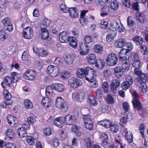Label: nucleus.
Listing matches in <instances>:
<instances>
[{
	"label": "nucleus",
	"instance_id": "1",
	"mask_svg": "<svg viewBox=\"0 0 148 148\" xmlns=\"http://www.w3.org/2000/svg\"><path fill=\"white\" fill-rule=\"evenodd\" d=\"M134 74L138 77L137 79L138 82L141 84L140 88L141 91L143 92H145L148 90V88L147 85L148 82V75L146 73H142L141 71L140 68H135L134 70Z\"/></svg>",
	"mask_w": 148,
	"mask_h": 148
},
{
	"label": "nucleus",
	"instance_id": "2",
	"mask_svg": "<svg viewBox=\"0 0 148 148\" xmlns=\"http://www.w3.org/2000/svg\"><path fill=\"white\" fill-rule=\"evenodd\" d=\"M19 74L15 72L11 73L10 76H6L4 78L3 81L2 82L1 85L3 88L5 89L7 86L11 87L12 83H15L20 79Z\"/></svg>",
	"mask_w": 148,
	"mask_h": 148
},
{
	"label": "nucleus",
	"instance_id": "3",
	"mask_svg": "<svg viewBox=\"0 0 148 148\" xmlns=\"http://www.w3.org/2000/svg\"><path fill=\"white\" fill-rule=\"evenodd\" d=\"M56 106L64 112H67L69 109V104L61 97H58L56 100Z\"/></svg>",
	"mask_w": 148,
	"mask_h": 148
},
{
	"label": "nucleus",
	"instance_id": "4",
	"mask_svg": "<svg viewBox=\"0 0 148 148\" xmlns=\"http://www.w3.org/2000/svg\"><path fill=\"white\" fill-rule=\"evenodd\" d=\"M46 73L49 76L55 77L59 75L60 71L57 66L50 65L47 67Z\"/></svg>",
	"mask_w": 148,
	"mask_h": 148
},
{
	"label": "nucleus",
	"instance_id": "5",
	"mask_svg": "<svg viewBox=\"0 0 148 148\" xmlns=\"http://www.w3.org/2000/svg\"><path fill=\"white\" fill-rule=\"evenodd\" d=\"M118 62L117 56L113 53H111L106 59V62L108 66H112L115 65Z\"/></svg>",
	"mask_w": 148,
	"mask_h": 148
},
{
	"label": "nucleus",
	"instance_id": "6",
	"mask_svg": "<svg viewBox=\"0 0 148 148\" xmlns=\"http://www.w3.org/2000/svg\"><path fill=\"white\" fill-rule=\"evenodd\" d=\"M83 119L85 128L91 130L93 127V123L91 118H90L89 115H83Z\"/></svg>",
	"mask_w": 148,
	"mask_h": 148
},
{
	"label": "nucleus",
	"instance_id": "7",
	"mask_svg": "<svg viewBox=\"0 0 148 148\" xmlns=\"http://www.w3.org/2000/svg\"><path fill=\"white\" fill-rule=\"evenodd\" d=\"M23 76L26 79L34 81L36 78V73L34 70L28 69L25 72Z\"/></svg>",
	"mask_w": 148,
	"mask_h": 148
},
{
	"label": "nucleus",
	"instance_id": "8",
	"mask_svg": "<svg viewBox=\"0 0 148 148\" xmlns=\"http://www.w3.org/2000/svg\"><path fill=\"white\" fill-rule=\"evenodd\" d=\"M89 69L88 72V74L86 75L85 79L89 82L92 83L95 80L96 72L93 69L90 67Z\"/></svg>",
	"mask_w": 148,
	"mask_h": 148
},
{
	"label": "nucleus",
	"instance_id": "9",
	"mask_svg": "<svg viewBox=\"0 0 148 148\" xmlns=\"http://www.w3.org/2000/svg\"><path fill=\"white\" fill-rule=\"evenodd\" d=\"M89 67L87 66L86 67H82L79 68L77 69L76 74L77 76L79 78L82 79L86 77L88 74V72L89 70Z\"/></svg>",
	"mask_w": 148,
	"mask_h": 148
},
{
	"label": "nucleus",
	"instance_id": "10",
	"mask_svg": "<svg viewBox=\"0 0 148 148\" xmlns=\"http://www.w3.org/2000/svg\"><path fill=\"white\" fill-rule=\"evenodd\" d=\"M33 29L30 27H27L23 31V37L26 39H31L33 36Z\"/></svg>",
	"mask_w": 148,
	"mask_h": 148
},
{
	"label": "nucleus",
	"instance_id": "11",
	"mask_svg": "<svg viewBox=\"0 0 148 148\" xmlns=\"http://www.w3.org/2000/svg\"><path fill=\"white\" fill-rule=\"evenodd\" d=\"M80 82V80L79 79L72 77L69 79V84L71 87L74 88H77L81 85Z\"/></svg>",
	"mask_w": 148,
	"mask_h": 148
},
{
	"label": "nucleus",
	"instance_id": "12",
	"mask_svg": "<svg viewBox=\"0 0 148 148\" xmlns=\"http://www.w3.org/2000/svg\"><path fill=\"white\" fill-rule=\"evenodd\" d=\"M2 22L5 30L10 32H11L13 30V25L10 21V18H5L3 20Z\"/></svg>",
	"mask_w": 148,
	"mask_h": 148
},
{
	"label": "nucleus",
	"instance_id": "13",
	"mask_svg": "<svg viewBox=\"0 0 148 148\" xmlns=\"http://www.w3.org/2000/svg\"><path fill=\"white\" fill-rule=\"evenodd\" d=\"M70 37L69 36V33L67 31H64L60 34L59 36V40L61 42H67Z\"/></svg>",
	"mask_w": 148,
	"mask_h": 148
},
{
	"label": "nucleus",
	"instance_id": "14",
	"mask_svg": "<svg viewBox=\"0 0 148 148\" xmlns=\"http://www.w3.org/2000/svg\"><path fill=\"white\" fill-rule=\"evenodd\" d=\"M64 119L66 124L69 125H73L76 121L75 116L70 114L66 115Z\"/></svg>",
	"mask_w": 148,
	"mask_h": 148
},
{
	"label": "nucleus",
	"instance_id": "15",
	"mask_svg": "<svg viewBox=\"0 0 148 148\" xmlns=\"http://www.w3.org/2000/svg\"><path fill=\"white\" fill-rule=\"evenodd\" d=\"M89 49L88 45L84 43L79 44L78 50L81 55L84 56L87 54L88 52Z\"/></svg>",
	"mask_w": 148,
	"mask_h": 148
},
{
	"label": "nucleus",
	"instance_id": "16",
	"mask_svg": "<svg viewBox=\"0 0 148 148\" xmlns=\"http://www.w3.org/2000/svg\"><path fill=\"white\" fill-rule=\"evenodd\" d=\"M135 15L138 22L143 24L146 21V15L143 13L138 11L136 13Z\"/></svg>",
	"mask_w": 148,
	"mask_h": 148
},
{
	"label": "nucleus",
	"instance_id": "17",
	"mask_svg": "<svg viewBox=\"0 0 148 148\" xmlns=\"http://www.w3.org/2000/svg\"><path fill=\"white\" fill-rule=\"evenodd\" d=\"M120 83L116 80L112 81L110 85L111 91L113 94H115L117 91V88L120 86Z\"/></svg>",
	"mask_w": 148,
	"mask_h": 148
},
{
	"label": "nucleus",
	"instance_id": "18",
	"mask_svg": "<svg viewBox=\"0 0 148 148\" xmlns=\"http://www.w3.org/2000/svg\"><path fill=\"white\" fill-rule=\"evenodd\" d=\"M99 138L102 141L101 145L103 147L105 145H106L110 142L109 140L108 134L105 133H103L100 134Z\"/></svg>",
	"mask_w": 148,
	"mask_h": 148
},
{
	"label": "nucleus",
	"instance_id": "19",
	"mask_svg": "<svg viewBox=\"0 0 148 148\" xmlns=\"http://www.w3.org/2000/svg\"><path fill=\"white\" fill-rule=\"evenodd\" d=\"M126 40L123 38H120L116 40L114 42V45L116 48H121L126 45Z\"/></svg>",
	"mask_w": 148,
	"mask_h": 148
},
{
	"label": "nucleus",
	"instance_id": "20",
	"mask_svg": "<svg viewBox=\"0 0 148 148\" xmlns=\"http://www.w3.org/2000/svg\"><path fill=\"white\" fill-rule=\"evenodd\" d=\"M40 27L41 31V38L45 40L48 39L49 36V31L45 27H43L42 25H40Z\"/></svg>",
	"mask_w": 148,
	"mask_h": 148
},
{
	"label": "nucleus",
	"instance_id": "21",
	"mask_svg": "<svg viewBox=\"0 0 148 148\" xmlns=\"http://www.w3.org/2000/svg\"><path fill=\"white\" fill-rule=\"evenodd\" d=\"M68 12L69 13V16L72 18H77L79 15L77 9L76 7L69 8Z\"/></svg>",
	"mask_w": 148,
	"mask_h": 148
},
{
	"label": "nucleus",
	"instance_id": "22",
	"mask_svg": "<svg viewBox=\"0 0 148 148\" xmlns=\"http://www.w3.org/2000/svg\"><path fill=\"white\" fill-rule=\"evenodd\" d=\"M134 109L140 111L142 109L143 106L139 99L132 100V101Z\"/></svg>",
	"mask_w": 148,
	"mask_h": 148
},
{
	"label": "nucleus",
	"instance_id": "23",
	"mask_svg": "<svg viewBox=\"0 0 148 148\" xmlns=\"http://www.w3.org/2000/svg\"><path fill=\"white\" fill-rule=\"evenodd\" d=\"M88 102L91 106H95L97 105V101L96 98L92 94H89L87 97Z\"/></svg>",
	"mask_w": 148,
	"mask_h": 148
},
{
	"label": "nucleus",
	"instance_id": "24",
	"mask_svg": "<svg viewBox=\"0 0 148 148\" xmlns=\"http://www.w3.org/2000/svg\"><path fill=\"white\" fill-rule=\"evenodd\" d=\"M128 53L125 50V49H122L120 52L119 57L120 61L124 62L125 60H128L129 57L127 58V54Z\"/></svg>",
	"mask_w": 148,
	"mask_h": 148
},
{
	"label": "nucleus",
	"instance_id": "25",
	"mask_svg": "<svg viewBox=\"0 0 148 148\" xmlns=\"http://www.w3.org/2000/svg\"><path fill=\"white\" fill-rule=\"evenodd\" d=\"M87 61L91 64H96L97 62L96 55L94 54H89L87 57Z\"/></svg>",
	"mask_w": 148,
	"mask_h": 148
},
{
	"label": "nucleus",
	"instance_id": "26",
	"mask_svg": "<svg viewBox=\"0 0 148 148\" xmlns=\"http://www.w3.org/2000/svg\"><path fill=\"white\" fill-rule=\"evenodd\" d=\"M123 133L125 134V138L126 140L129 143H131L133 141V135L131 132L130 131L128 132L127 129L125 128Z\"/></svg>",
	"mask_w": 148,
	"mask_h": 148
},
{
	"label": "nucleus",
	"instance_id": "27",
	"mask_svg": "<svg viewBox=\"0 0 148 148\" xmlns=\"http://www.w3.org/2000/svg\"><path fill=\"white\" fill-rule=\"evenodd\" d=\"M132 40L136 45L139 46L143 45V40L141 36H136L132 38Z\"/></svg>",
	"mask_w": 148,
	"mask_h": 148
},
{
	"label": "nucleus",
	"instance_id": "28",
	"mask_svg": "<svg viewBox=\"0 0 148 148\" xmlns=\"http://www.w3.org/2000/svg\"><path fill=\"white\" fill-rule=\"evenodd\" d=\"M64 122V118L60 117H57L55 119L54 124L57 127L61 128L63 126Z\"/></svg>",
	"mask_w": 148,
	"mask_h": 148
},
{
	"label": "nucleus",
	"instance_id": "29",
	"mask_svg": "<svg viewBox=\"0 0 148 148\" xmlns=\"http://www.w3.org/2000/svg\"><path fill=\"white\" fill-rule=\"evenodd\" d=\"M84 146L86 148H101L97 144L92 145L91 140L88 138L85 140Z\"/></svg>",
	"mask_w": 148,
	"mask_h": 148
},
{
	"label": "nucleus",
	"instance_id": "30",
	"mask_svg": "<svg viewBox=\"0 0 148 148\" xmlns=\"http://www.w3.org/2000/svg\"><path fill=\"white\" fill-rule=\"evenodd\" d=\"M73 48H76L77 47V41L76 38L74 37L71 36L67 41Z\"/></svg>",
	"mask_w": 148,
	"mask_h": 148
},
{
	"label": "nucleus",
	"instance_id": "31",
	"mask_svg": "<svg viewBox=\"0 0 148 148\" xmlns=\"http://www.w3.org/2000/svg\"><path fill=\"white\" fill-rule=\"evenodd\" d=\"M41 102L42 105L46 107L49 108L51 106V99L48 97L43 98Z\"/></svg>",
	"mask_w": 148,
	"mask_h": 148
},
{
	"label": "nucleus",
	"instance_id": "32",
	"mask_svg": "<svg viewBox=\"0 0 148 148\" xmlns=\"http://www.w3.org/2000/svg\"><path fill=\"white\" fill-rule=\"evenodd\" d=\"M5 134L10 139H13L15 137L14 130L11 129H8L5 132Z\"/></svg>",
	"mask_w": 148,
	"mask_h": 148
},
{
	"label": "nucleus",
	"instance_id": "33",
	"mask_svg": "<svg viewBox=\"0 0 148 148\" xmlns=\"http://www.w3.org/2000/svg\"><path fill=\"white\" fill-rule=\"evenodd\" d=\"M93 49L95 53L98 54H101L103 52V47L101 44H96L94 46Z\"/></svg>",
	"mask_w": 148,
	"mask_h": 148
},
{
	"label": "nucleus",
	"instance_id": "34",
	"mask_svg": "<svg viewBox=\"0 0 148 148\" xmlns=\"http://www.w3.org/2000/svg\"><path fill=\"white\" fill-rule=\"evenodd\" d=\"M110 130L113 133H116L119 131V126L116 123L112 122H110L108 124Z\"/></svg>",
	"mask_w": 148,
	"mask_h": 148
},
{
	"label": "nucleus",
	"instance_id": "35",
	"mask_svg": "<svg viewBox=\"0 0 148 148\" xmlns=\"http://www.w3.org/2000/svg\"><path fill=\"white\" fill-rule=\"evenodd\" d=\"M53 87L54 90L59 92H61L64 90V86L61 84L55 83L53 84Z\"/></svg>",
	"mask_w": 148,
	"mask_h": 148
},
{
	"label": "nucleus",
	"instance_id": "36",
	"mask_svg": "<svg viewBox=\"0 0 148 148\" xmlns=\"http://www.w3.org/2000/svg\"><path fill=\"white\" fill-rule=\"evenodd\" d=\"M101 6L102 7L101 10L102 12L100 14L101 16L104 17L110 13V8L109 7L106 5Z\"/></svg>",
	"mask_w": 148,
	"mask_h": 148
},
{
	"label": "nucleus",
	"instance_id": "37",
	"mask_svg": "<svg viewBox=\"0 0 148 148\" xmlns=\"http://www.w3.org/2000/svg\"><path fill=\"white\" fill-rule=\"evenodd\" d=\"M123 69H121L120 67L117 66L115 67L114 70V73L115 75L117 78L121 77L123 75V71H124Z\"/></svg>",
	"mask_w": 148,
	"mask_h": 148
},
{
	"label": "nucleus",
	"instance_id": "38",
	"mask_svg": "<svg viewBox=\"0 0 148 148\" xmlns=\"http://www.w3.org/2000/svg\"><path fill=\"white\" fill-rule=\"evenodd\" d=\"M122 64V68L124 71L127 72L130 70V64L129 63V60H128L124 61Z\"/></svg>",
	"mask_w": 148,
	"mask_h": 148
},
{
	"label": "nucleus",
	"instance_id": "39",
	"mask_svg": "<svg viewBox=\"0 0 148 148\" xmlns=\"http://www.w3.org/2000/svg\"><path fill=\"white\" fill-rule=\"evenodd\" d=\"M110 5L111 8L114 10H116L119 7V2L116 0L111 1L110 2Z\"/></svg>",
	"mask_w": 148,
	"mask_h": 148
},
{
	"label": "nucleus",
	"instance_id": "40",
	"mask_svg": "<svg viewBox=\"0 0 148 148\" xmlns=\"http://www.w3.org/2000/svg\"><path fill=\"white\" fill-rule=\"evenodd\" d=\"M99 63L97 62L96 63L95 66V67L99 69H102L104 67L105 63L104 60L102 59H98Z\"/></svg>",
	"mask_w": 148,
	"mask_h": 148
},
{
	"label": "nucleus",
	"instance_id": "41",
	"mask_svg": "<svg viewBox=\"0 0 148 148\" xmlns=\"http://www.w3.org/2000/svg\"><path fill=\"white\" fill-rule=\"evenodd\" d=\"M18 133L19 136L21 138H23L27 136L26 130L24 129V128H19L18 130Z\"/></svg>",
	"mask_w": 148,
	"mask_h": 148
},
{
	"label": "nucleus",
	"instance_id": "42",
	"mask_svg": "<svg viewBox=\"0 0 148 148\" xmlns=\"http://www.w3.org/2000/svg\"><path fill=\"white\" fill-rule=\"evenodd\" d=\"M24 104L25 107L27 109H32L33 108V103L29 99H25L24 102Z\"/></svg>",
	"mask_w": 148,
	"mask_h": 148
},
{
	"label": "nucleus",
	"instance_id": "43",
	"mask_svg": "<svg viewBox=\"0 0 148 148\" xmlns=\"http://www.w3.org/2000/svg\"><path fill=\"white\" fill-rule=\"evenodd\" d=\"M116 34L114 33L110 32V33L107 35L106 36L107 41L108 42L112 41L116 37Z\"/></svg>",
	"mask_w": 148,
	"mask_h": 148
},
{
	"label": "nucleus",
	"instance_id": "44",
	"mask_svg": "<svg viewBox=\"0 0 148 148\" xmlns=\"http://www.w3.org/2000/svg\"><path fill=\"white\" fill-rule=\"evenodd\" d=\"M109 0H95L96 4L98 6H103L106 5Z\"/></svg>",
	"mask_w": 148,
	"mask_h": 148
},
{
	"label": "nucleus",
	"instance_id": "45",
	"mask_svg": "<svg viewBox=\"0 0 148 148\" xmlns=\"http://www.w3.org/2000/svg\"><path fill=\"white\" fill-rule=\"evenodd\" d=\"M106 99L108 103L109 104H112L115 102L114 99L112 95L110 94H108L106 97Z\"/></svg>",
	"mask_w": 148,
	"mask_h": 148
},
{
	"label": "nucleus",
	"instance_id": "46",
	"mask_svg": "<svg viewBox=\"0 0 148 148\" xmlns=\"http://www.w3.org/2000/svg\"><path fill=\"white\" fill-rule=\"evenodd\" d=\"M141 50V52L144 55H145L148 53V48L145 45H143L140 47Z\"/></svg>",
	"mask_w": 148,
	"mask_h": 148
},
{
	"label": "nucleus",
	"instance_id": "47",
	"mask_svg": "<svg viewBox=\"0 0 148 148\" xmlns=\"http://www.w3.org/2000/svg\"><path fill=\"white\" fill-rule=\"evenodd\" d=\"M26 141L30 145H34L35 144L34 139L31 136H27Z\"/></svg>",
	"mask_w": 148,
	"mask_h": 148
},
{
	"label": "nucleus",
	"instance_id": "48",
	"mask_svg": "<svg viewBox=\"0 0 148 148\" xmlns=\"http://www.w3.org/2000/svg\"><path fill=\"white\" fill-rule=\"evenodd\" d=\"M79 21L82 25H84L90 22V18L88 16H86L83 19L80 18Z\"/></svg>",
	"mask_w": 148,
	"mask_h": 148
},
{
	"label": "nucleus",
	"instance_id": "49",
	"mask_svg": "<svg viewBox=\"0 0 148 148\" xmlns=\"http://www.w3.org/2000/svg\"><path fill=\"white\" fill-rule=\"evenodd\" d=\"M139 128L140 133L142 136V137L144 138V131L145 128L144 124L143 123L140 124Z\"/></svg>",
	"mask_w": 148,
	"mask_h": 148
},
{
	"label": "nucleus",
	"instance_id": "50",
	"mask_svg": "<svg viewBox=\"0 0 148 148\" xmlns=\"http://www.w3.org/2000/svg\"><path fill=\"white\" fill-rule=\"evenodd\" d=\"M54 89L53 87V85L52 86H48L46 87L45 90V93L46 96H49L50 94L52 92V90Z\"/></svg>",
	"mask_w": 148,
	"mask_h": 148
},
{
	"label": "nucleus",
	"instance_id": "51",
	"mask_svg": "<svg viewBox=\"0 0 148 148\" xmlns=\"http://www.w3.org/2000/svg\"><path fill=\"white\" fill-rule=\"evenodd\" d=\"M27 121L30 124H33L36 122V117L33 115L27 117Z\"/></svg>",
	"mask_w": 148,
	"mask_h": 148
},
{
	"label": "nucleus",
	"instance_id": "52",
	"mask_svg": "<svg viewBox=\"0 0 148 148\" xmlns=\"http://www.w3.org/2000/svg\"><path fill=\"white\" fill-rule=\"evenodd\" d=\"M128 122L126 117L124 116L122 117L120 119L119 124L122 127H124Z\"/></svg>",
	"mask_w": 148,
	"mask_h": 148
},
{
	"label": "nucleus",
	"instance_id": "53",
	"mask_svg": "<svg viewBox=\"0 0 148 148\" xmlns=\"http://www.w3.org/2000/svg\"><path fill=\"white\" fill-rule=\"evenodd\" d=\"M131 84L125 81H124L121 84V86L123 89L124 90H127L130 87Z\"/></svg>",
	"mask_w": 148,
	"mask_h": 148
},
{
	"label": "nucleus",
	"instance_id": "54",
	"mask_svg": "<svg viewBox=\"0 0 148 148\" xmlns=\"http://www.w3.org/2000/svg\"><path fill=\"white\" fill-rule=\"evenodd\" d=\"M8 4V0H0V8H5Z\"/></svg>",
	"mask_w": 148,
	"mask_h": 148
},
{
	"label": "nucleus",
	"instance_id": "55",
	"mask_svg": "<svg viewBox=\"0 0 148 148\" xmlns=\"http://www.w3.org/2000/svg\"><path fill=\"white\" fill-rule=\"evenodd\" d=\"M84 40L86 44H88L92 42L93 39L91 36L89 35H86L84 36Z\"/></svg>",
	"mask_w": 148,
	"mask_h": 148
},
{
	"label": "nucleus",
	"instance_id": "56",
	"mask_svg": "<svg viewBox=\"0 0 148 148\" xmlns=\"http://www.w3.org/2000/svg\"><path fill=\"white\" fill-rule=\"evenodd\" d=\"M72 127L71 129L72 131L77 136H79L81 135V133L79 132L78 129V127L76 125H74Z\"/></svg>",
	"mask_w": 148,
	"mask_h": 148
},
{
	"label": "nucleus",
	"instance_id": "57",
	"mask_svg": "<svg viewBox=\"0 0 148 148\" xmlns=\"http://www.w3.org/2000/svg\"><path fill=\"white\" fill-rule=\"evenodd\" d=\"M60 9L63 13H67L69 8H68L64 4H61L60 5Z\"/></svg>",
	"mask_w": 148,
	"mask_h": 148
},
{
	"label": "nucleus",
	"instance_id": "58",
	"mask_svg": "<svg viewBox=\"0 0 148 148\" xmlns=\"http://www.w3.org/2000/svg\"><path fill=\"white\" fill-rule=\"evenodd\" d=\"M6 33L3 30H0V40L2 41H4L6 39Z\"/></svg>",
	"mask_w": 148,
	"mask_h": 148
},
{
	"label": "nucleus",
	"instance_id": "59",
	"mask_svg": "<svg viewBox=\"0 0 148 148\" xmlns=\"http://www.w3.org/2000/svg\"><path fill=\"white\" fill-rule=\"evenodd\" d=\"M103 91L101 88L97 89L96 91V94L97 97L99 99L102 98Z\"/></svg>",
	"mask_w": 148,
	"mask_h": 148
},
{
	"label": "nucleus",
	"instance_id": "60",
	"mask_svg": "<svg viewBox=\"0 0 148 148\" xmlns=\"http://www.w3.org/2000/svg\"><path fill=\"white\" fill-rule=\"evenodd\" d=\"M51 144L55 147H57L60 144L59 139L56 138H53L51 140Z\"/></svg>",
	"mask_w": 148,
	"mask_h": 148
},
{
	"label": "nucleus",
	"instance_id": "61",
	"mask_svg": "<svg viewBox=\"0 0 148 148\" xmlns=\"http://www.w3.org/2000/svg\"><path fill=\"white\" fill-rule=\"evenodd\" d=\"M126 45L127 48V49H125V51L128 53L130 52L133 49L134 46L132 43L127 42L126 43Z\"/></svg>",
	"mask_w": 148,
	"mask_h": 148
},
{
	"label": "nucleus",
	"instance_id": "62",
	"mask_svg": "<svg viewBox=\"0 0 148 148\" xmlns=\"http://www.w3.org/2000/svg\"><path fill=\"white\" fill-rule=\"evenodd\" d=\"M116 26L117 27L116 29L119 32H123L124 31V28L121 23H116Z\"/></svg>",
	"mask_w": 148,
	"mask_h": 148
},
{
	"label": "nucleus",
	"instance_id": "63",
	"mask_svg": "<svg viewBox=\"0 0 148 148\" xmlns=\"http://www.w3.org/2000/svg\"><path fill=\"white\" fill-rule=\"evenodd\" d=\"M108 24V22L105 20H102L100 23V27L101 28L105 29L107 27Z\"/></svg>",
	"mask_w": 148,
	"mask_h": 148
},
{
	"label": "nucleus",
	"instance_id": "64",
	"mask_svg": "<svg viewBox=\"0 0 148 148\" xmlns=\"http://www.w3.org/2000/svg\"><path fill=\"white\" fill-rule=\"evenodd\" d=\"M5 148H17V147L15 143L8 142L5 144Z\"/></svg>",
	"mask_w": 148,
	"mask_h": 148
}]
</instances>
